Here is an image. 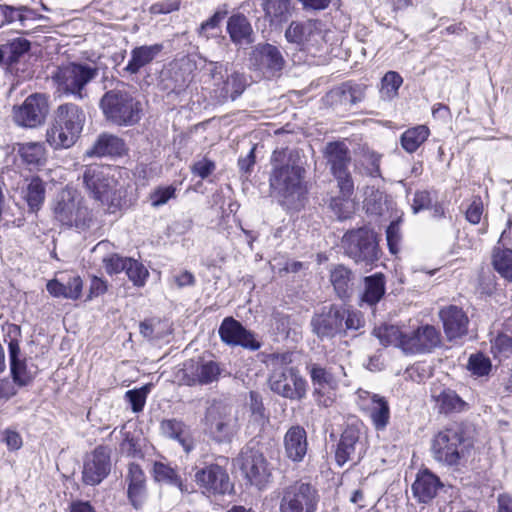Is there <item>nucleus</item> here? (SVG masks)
I'll return each mask as SVG.
<instances>
[{
  "mask_svg": "<svg viewBox=\"0 0 512 512\" xmlns=\"http://www.w3.org/2000/svg\"><path fill=\"white\" fill-rule=\"evenodd\" d=\"M401 217L392 221L386 230L387 244L391 254H397L400 252L401 243Z\"/></svg>",
  "mask_w": 512,
  "mask_h": 512,
  "instance_id": "603ef678",
  "label": "nucleus"
},
{
  "mask_svg": "<svg viewBox=\"0 0 512 512\" xmlns=\"http://www.w3.org/2000/svg\"><path fill=\"white\" fill-rule=\"evenodd\" d=\"M127 482V497L130 504L135 509H140L144 505L147 496L146 476L140 465L130 463L125 477Z\"/></svg>",
  "mask_w": 512,
  "mask_h": 512,
  "instance_id": "b1692460",
  "label": "nucleus"
},
{
  "mask_svg": "<svg viewBox=\"0 0 512 512\" xmlns=\"http://www.w3.org/2000/svg\"><path fill=\"white\" fill-rule=\"evenodd\" d=\"M317 28V21L309 20L306 23L291 22L285 31V37L288 42L302 44L309 40L313 30Z\"/></svg>",
  "mask_w": 512,
  "mask_h": 512,
  "instance_id": "79ce46f5",
  "label": "nucleus"
},
{
  "mask_svg": "<svg viewBox=\"0 0 512 512\" xmlns=\"http://www.w3.org/2000/svg\"><path fill=\"white\" fill-rule=\"evenodd\" d=\"M365 96V87L351 82H345L326 93L325 103L341 111H347L361 102Z\"/></svg>",
  "mask_w": 512,
  "mask_h": 512,
  "instance_id": "412c9836",
  "label": "nucleus"
},
{
  "mask_svg": "<svg viewBox=\"0 0 512 512\" xmlns=\"http://www.w3.org/2000/svg\"><path fill=\"white\" fill-rule=\"evenodd\" d=\"M106 269L119 272L126 269V274L136 286H143L149 275L147 268L136 258H104Z\"/></svg>",
  "mask_w": 512,
  "mask_h": 512,
  "instance_id": "bb28decb",
  "label": "nucleus"
},
{
  "mask_svg": "<svg viewBox=\"0 0 512 512\" xmlns=\"http://www.w3.org/2000/svg\"><path fill=\"white\" fill-rule=\"evenodd\" d=\"M100 108L109 122L117 126H133L142 117V104L130 92L119 89L107 91L100 100Z\"/></svg>",
  "mask_w": 512,
  "mask_h": 512,
  "instance_id": "6e6552de",
  "label": "nucleus"
},
{
  "mask_svg": "<svg viewBox=\"0 0 512 512\" xmlns=\"http://www.w3.org/2000/svg\"><path fill=\"white\" fill-rule=\"evenodd\" d=\"M48 112V97L35 93L28 96L21 105L13 107L12 118L18 126L36 128L44 123Z\"/></svg>",
  "mask_w": 512,
  "mask_h": 512,
  "instance_id": "f8f14e48",
  "label": "nucleus"
},
{
  "mask_svg": "<svg viewBox=\"0 0 512 512\" xmlns=\"http://www.w3.org/2000/svg\"><path fill=\"white\" fill-rule=\"evenodd\" d=\"M152 477L155 482L177 487L181 492H188L176 469L163 461H155L152 467Z\"/></svg>",
  "mask_w": 512,
  "mask_h": 512,
  "instance_id": "f704fd0d",
  "label": "nucleus"
},
{
  "mask_svg": "<svg viewBox=\"0 0 512 512\" xmlns=\"http://www.w3.org/2000/svg\"><path fill=\"white\" fill-rule=\"evenodd\" d=\"M106 291V283L98 277H93L90 283L88 299L90 300L100 295H103Z\"/></svg>",
  "mask_w": 512,
  "mask_h": 512,
  "instance_id": "774afa93",
  "label": "nucleus"
},
{
  "mask_svg": "<svg viewBox=\"0 0 512 512\" xmlns=\"http://www.w3.org/2000/svg\"><path fill=\"white\" fill-rule=\"evenodd\" d=\"M326 154L342 195L341 199H332L331 208L337 212L340 219H345L350 213L349 209L352 206L350 197L354 191L353 180L348 171L349 149L344 142L329 143L326 147Z\"/></svg>",
  "mask_w": 512,
  "mask_h": 512,
  "instance_id": "39448f33",
  "label": "nucleus"
},
{
  "mask_svg": "<svg viewBox=\"0 0 512 512\" xmlns=\"http://www.w3.org/2000/svg\"><path fill=\"white\" fill-rule=\"evenodd\" d=\"M490 359L482 353L471 354L468 360V369L476 376H486L491 371Z\"/></svg>",
  "mask_w": 512,
  "mask_h": 512,
  "instance_id": "3c124183",
  "label": "nucleus"
},
{
  "mask_svg": "<svg viewBox=\"0 0 512 512\" xmlns=\"http://www.w3.org/2000/svg\"><path fill=\"white\" fill-rule=\"evenodd\" d=\"M63 281L64 278L61 277L60 279H52L48 281L46 285L47 291L53 296V297H63L66 299L71 300H77V291L76 289L72 290H65L63 289Z\"/></svg>",
  "mask_w": 512,
  "mask_h": 512,
  "instance_id": "864d4df0",
  "label": "nucleus"
},
{
  "mask_svg": "<svg viewBox=\"0 0 512 512\" xmlns=\"http://www.w3.org/2000/svg\"><path fill=\"white\" fill-rule=\"evenodd\" d=\"M331 283L341 299L349 298L352 293V273L343 266L336 267L331 272Z\"/></svg>",
  "mask_w": 512,
  "mask_h": 512,
  "instance_id": "ea45409f",
  "label": "nucleus"
},
{
  "mask_svg": "<svg viewBox=\"0 0 512 512\" xmlns=\"http://www.w3.org/2000/svg\"><path fill=\"white\" fill-rule=\"evenodd\" d=\"M491 353L499 360L509 358L512 355V337L499 333L491 340Z\"/></svg>",
  "mask_w": 512,
  "mask_h": 512,
  "instance_id": "8fccbe9b",
  "label": "nucleus"
},
{
  "mask_svg": "<svg viewBox=\"0 0 512 512\" xmlns=\"http://www.w3.org/2000/svg\"><path fill=\"white\" fill-rule=\"evenodd\" d=\"M440 344V331L436 327L426 324L411 332H406L402 349L409 353H427L440 346Z\"/></svg>",
  "mask_w": 512,
  "mask_h": 512,
  "instance_id": "a211bd4d",
  "label": "nucleus"
},
{
  "mask_svg": "<svg viewBox=\"0 0 512 512\" xmlns=\"http://www.w3.org/2000/svg\"><path fill=\"white\" fill-rule=\"evenodd\" d=\"M175 188L168 186L156 190L152 196V203L154 206L165 204L169 199L174 197Z\"/></svg>",
  "mask_w": 512,
  "mask_h": 512,
  "instance_id": "69168bd1",
  "label": "nucleus"
},
{
  "mask_svg": "<svg viewBox=\"0 0 512 512\" xmlns=\"http://www.w3.org/2000/svg\"><path fill=\"white\" fill-rule=\"evenodd\" d=\"M221 368L215 361H191L185 365V376L188 385H207L219 379Z\"/></svg>",
  "mask_w": 512,
  "mask_h": 512,
  "instance_id": "393cba45",
  "label": "nucleus"
},
{
  "mask_svg": "<svg viewBox=\"0 0 512 512\" xmlns=\"http://www.w3.org/2000/svg\"><path fill=\"white\" fill-rule=\"evenodd\" d=\"M85 119V113L78 105H59L54 111L51 126L47 129V142L55 149L73 146L82 132Z\"/></svg>",
  "mask_w": 512,
  "mask_h": 512,
  "instance_id": "7ed1b4c3",
  "label": "nucleus"
},
{
  "mask_svg": "<svg viewBox=\"0 0 512 512\" xmlns=\"http://www.w3.org/2000/svg\"><path fill=\"white\" fill-rule=\"evenodd\" d=\"M430 130L425 125L407 129L400 137L402 148L408 153H414L429 137Z\"/></svg>",
  "mask_w": 512,
  "mask_h": 512,
  "instance_id": "4c0bfd02",
  "label": "nucleus"
},
{
  "mask_svg": "<svg viewBox=\"0 0 512 512\" xmlns=\"http://www.w3.org/2000/svg\"><path fill=\"white\" fill-rule=\"evenodd\" d=\"M316 507V490L309 484L297 483L285 490L280 512H315Z\"/></svg>",
  "mask_w": 512,
  "mask_h": 512,
  "instance_id": "2eb2a0df",
  "label": "nucleus"
},
{
  "mask_svg": "<svg viewBox=\"0 0 512 512\" xmlns=\"http://www.w3.org/2000/svg\"><path fill=\"white\" fill-rule=\"evenodd\" d=\"M273 170L269 183L271 193L281 205L296 207L303 194L302 173L298 152L288 148L277 149L272 155Z\"/></svg>",
  "mask_w": 512,
  "mask_h": 512,
  "instance_id": "f257e3e1",
  "label": "nucleus"
},
{
  "mask_svg": "<svg viewBox=\"0 0 512 512\" xmlns=\"http://www.w3.org/2000/svg\"><path fill=\"white\" fill-rule=\"evenodd\" d=\"M265 15L271 23L285 21L290 13V0H265L262 4Z\"/></svg>",
  "mask_w": 512,
  "mask_h": 512,
  "instance_id": "37998d69",
  "label": "nucleus"
},
{
  "mask_svg": "<svg viewBox=\"0 0 512 512\" xmlns=\"http://www.w3.org/2000/svg\"><path fill=\"white\" fill-rule=\"evenodd\" d=\"M110 449L98 446L84 460L82 479L87 485L100 484L110 473Z\"/></svg>",
  "mask_w": 512,
  "mask_h": 512,
  "instance_id": "f3484780",
  "label": "nucleus"
},
{
  "mask_svg": "<svg viewBox=\"0 0 512 512\" xmlns=\"http://www.w3.org/2000/svg\"><path fill=\"white\" fill-rule=\"evenodd\" d=\"M18 153L28 165L41 166L46 162V150L42 143L39 142H28L21 144L18 149Z\"/></svg>",
  "mask_w": 512,
  "mask_h": 512,
  "instance_id": "a19ab883",
  "label": "nucleus"
},
{
  "mask_svg": "<svg viewBox=\"0 0 512 512\" xmlns=\"http://www.w3.org/2000/svg\"><path fill=\"white\" fill-rule=\"evenodd\" d=\"M358 405L366 412L376 430H384L389 424L390 408L385 397L368 391H358Z\"/></svg>",
  "mask_w": 512,
  "mask_h": 512,
  "instance_id": "6ab92c4d",
  "label": "nucleus"
},
{
  "mask_svg": "<svg viewBox=\"0 0 512 512\" xmlns=\"http://www.w3.org/2000/svg\"><path fill=\"white\" fill-rule=\"evenodd\" d=\"M483 214V202L479 196L473 197L466 210V219L472 224H478Z\"/></svg>",
  "mask_w": 512,
  "mask_h": 512,
  "instance_id": "6e6d98bb",
  "label": "nucleus"
},
{
  "mask_svg": "<svg viewBox=\"0 0 512 512\" xmlns=\"http://www.w3.org/2000/svg\"><path fill=\"white\" fill-rule=\"evenodd\" d=\"M227 32L236 45H249L254 42L252 26L243 14H234L228 19Z\"/></svg>",
  "mask_w": 512,
  "mask_h": 512,
  "instance_id": "7c9ffc66",
  "label": "nucleus"
},
{
  "mask_svg": "<svg viewBox=\"0 0 512 512\" xmlns=\"http://www.w3.org/2000/svg\"><path fill=\"white\" fill-rule=\"evenodd\" d=\"M95 65L82 62H69L57 66L51 73L55 92L83 100L88 96L87 86L98 76Z\"/></svg>",
  "mask_w": 512,
  "mask_h": 512,
  "instance_id": "20e7f679",
  "label": "nucleus"
},
{
  "mask_svg": "<svg viewBox=\"0 0 512 512\" xmlns=\"http://www.w3.org/2000/svg\"><path fill=\"white\" fill-rule=\"evenodd\" d=\"M163 50L162 44L142 45L131 51V58L125 67L130 74H137L141 68L150 64Z\"/></svg>",
  "mask_w": 512,
  "mask_h": 512,
  "instance_id": "2f4dec72",
  "label": "nucleus"
},
{
  "mask_svg": "<svg viewBox=\"0 0 512 512\" xmlns=\"http://www.w3.org/2000/svg\"><path fill=\"white\" fill-rule=\"evenodd\" d=\"M431 204V197L428 191H418L414 195L412 209L414 213L427 209Z\"/></svg>",
  "mask_w": 512,
  "mask_h": 512,
  "instance_id": "0e129e2a",
  "label": "nucleus"
},
{
  "mask_svg": "<svg viewBox=\"0 0 512 512\" xmlns=\"http://www.w3.org/2000/svg\"><path fill=\"white\" fill-rule=\"evenodd\" d=\"M373 333L379 339L382 345L400 346L401 348L404 336H406V332H402L397 326L394 325H385L375 328Z\"/></svg>",
  "mask_w": 512,
  "mask_h": 512,
  "instance_id": "a18cd8bd",
  "label": "nucleus"
},
{
  "mask_svg": "<svg viewBox=\"0 0 512 512\" xmlns=\"http://www.w3.org/2000/svg\"><path fill=\"white\" fill-rule=\"evenodd\" d=\"M218 332L221 340L230 346H241L253 351L261 346L254 334L232 317H226L222 321Z\"/></svg>",
  "mask_w": 512,
  "mask_h": 512,
  "instance_id": "aec40b11",
  "label": "nucleus"
},
{
  "mask_svg": "<svg viewBox=\"0 0 512 512\" xmlns=\"http://www.w3.org/2000/svg\"><path fill=\"white\" fill-rule=\"evenodd\" d=\"M440 412L450 413L454 411H460L464 402L462 399L452 390H443L439 395H433Z\"/></svg>",
  "mask_w": 512,
  "mask_h": 512,
  "instance_id": "49530a36",
  "label": "nucleus"
},
{
  "mask_svg": "<svg viewBox=\"0 0 512 512\" xmlns=\"http://www.w3.org/2000/svg\"><path fill=\"white\" fill-rule=\"evenodd\" d=\"M306 431L300 426H292L284 437L285 453L292 461H301L307 453Z\"/></svg>",
  "mask_w": 512,
  "mask_h": 512,
  "instance_id": "c756f323",
  "label": "nucleus"
},
{
  "mask_svg": "<svg viewBox=\"0 0 512 512\" xmlns=\"http://www.w3.org/2000/svg\"><path fill=\"white\" fill-rule=\"evenodd\" d=\"M179 0H163L153 4L150 8L153 14H167L179 9Z\"/></svg>",
  "mask_w": 512,
  "mask_h": 512,
  "instance_id": "680f3d73",
  "label": "nucleus"
},
{
  "mask_svg": "<svg viewBox=\"0 0 512 512\" xmlns=\"http://www.w3.org/2000/svg\"><path fill=\"white\" fill-rule=\"evenodd\" d=\"M385 293V280L381 273L365 278V291L362 300L369 305H374L380 301Z\"/></svg>",
  "mask_w": 512,
  "mask_h": 512,
  "instance_id": "58836bf2",
  "label": "nucleus"
},
{
  "mask_svg": "<svg viewBox=\"0 0 512 512\" xmlns=\"http://www.w3.org/2000/svg\"><path fill=\"white\" fill-rule=\"evenodd\" d=\"M346 308L342 305H331L328 313L322 312V334L334 335L344 331Z\"/></svg>",
  "mask_w": 512,
  "mask_h": 512,
  "instance_id": "e433bc0d",
  "label": "nucleus"
},
{
  "mask_svg": "<svg viewBox=\"0 0 512 512\" xmlns=\"http://www.w3.org/2000/svg\"><path fill=\"white\" fill-rule=\"evenodd\" d=\"M8 348L13 379L20 385H26L32 379V374L27 370L25 362L19 359L20 346L18 341L11 339Z\"/></svg>",
  "mask_w": 512,
  "mask_h": 512,
  "instance_id": "473e14b6",
  "label": "nucleus"
},
{
  "mask_svg": "<svg viewBox=\"0 0 512 512\" xmlns=\"http://www.w3.org/2000/svg\"><path fill=\"white\" fill-rule=\"evenodd\" d=\"M360 434L359 428L354 425L347 426L342 432L335 450V461L338 466L342 467L346 463L357 464L364 457L366 447Z\"/></svg>",
  "mask_w": 512,
  "mask_h": 512,
  "instance_id": "ddd939ff",
  "label": "nucleus"
},
{
  "mask_svg": "<svg viewBox=\"0 0 512 512\" xmlns=\"http://www.w3.org/2000/svg\"><path fill=\"white\" fill-rule=\"evenodd\" d=\"M348 256H376L377 242L374 232L366 227L347 232L343 237Z\"/></svg>",
  "mask_w": 512,
  "mask_h": 512,
  "instance_id": "5701e85b",
  "label": "nucleus"
},
{
  "mask_svg": "<svg viewBox=\"0 0 512 512\" xmlns=\"http://www.w3.org/2000/svg\"><path fill=\"white\" fill-rule=\"evenodd\" d=\"M403 84V78L398 72L388 71L381 79L380 97L383 100H392L398 96V90Z\"/></svg>",
  "mask_w": 512,
  "mask_h": 512,
  "instance_id": "c03bdc74",
  "label": "nucleus"
},
{
  "mask_svg": "<svg viewBox=\"0 0 512 512\" xmlns=\"http://www.w3.org/2000/svg\"><path fill=\"white\" fill-rule=\"evenodd\" d=\"M387 204V196L379 190L370 189L366 192L364 208L371 215L380 216L384 213Z\"/></svg>",
  "mask_w": 512,
  "mask_h": 512,
  "instance_id": "de8ad7c7",
  "label": "nucleus"
},
{
  "mask_svg": "<svg viewBox=\"0 0 512 512\" xmlns=\"http://www.w3.org/2000/svg\"><path fill=\"white\" fill-rule=\"evenodd\" d=\"M82 183L91 198L115 213L127 205L125 190L111 175V169L103 165H88L82 172Z\"/></svg>",
  "mask_w": 512,
  "mask_h": 512,
  "instance_id": "f03ea898",
  "label": "nucleus"
},
{
  "mask_svg": "<svg viewBox=\"0 0 512 512\" xmlns=\"http://www.w3.org/2000/svg\"><path fill=\"white\" fill-rule=\"evenodd\" d=\"M250 410L252 417L256 422H265V409L259 395L255 392H250Z\"/></svg>",
  "mask_w": 512,
  "mask_h": 512,
  "instance_id": "13d9d810",
  "label": "nucleus"
},
{
  "mask_svg": "<svg viewBox=\"0 0 512 512\" xmlns=\"http://www.w3.org/2000/svg\"><path fill=\"white\" fill-rule=\"evenodd\" d=\"M161 431L166 437L178 441L186 452L192 450V440L186 425L176 419L164 420Z\"/></svg>",
  "mask_w": 512,
  "mask_h": 512,
  "instance_id": "72a5a7b5",
  "label": "nucleus"
},
{
  "mask_svg": "<svg viewBox=\"0 0 512 512\" xmlns=\"http://www.w3.org/2000/svg\"><path fill=\"white\" fill-rule=\"evenodd\" d=\"M139 328L141 335L150 341L163 339L168 333L165 324L155 319L142 321Z\"/></svg>",
  "mask_w": 512,
  "mask_h": 512,
  "instance_id": "09e8293b",
  "label": "nucleus"
},
{
  "mask_svg": "<svg viewBox=\"0 0 512 512\" xmlns=\"http://www.w3.org/2000/svg\"><path fill=\"white\" fill-rule=\"evenodd\" d=\"M192 173L201 177L202 179L208 177L215 170V163L211 160L203 158L191 167Z\"/></svg>",
  "mask_w": 512,
  "mask_h": 512,
  "instance_id": "052dcab7",
  "label": "nucleus"
},
{
  "mask_svg": "<svg viewBox=\"0 0 512 512\" xmlns=\"http://www.w3.org/2000/svg\"><path fill=\"white\" fill-rule=\"evenodd\" d=\"M442 487L439 478L429 470L420 471L412 485L414 497L421 503L430 502Z\"/></svg>",
  "mask_w": 512,
  "mask_h": 512,
  "instance_id": "c85d7f7f",
  "label": "nucleus"
},
{
  "mask_svg": "<svg viewBox=\"0 0 512 512\" xmlns=\"http://www.w3.org/2000/svg\"><path fill=\"white\" fill-rule=\"evenodd\" d=\"M202 422L209 435L217 442L230 441L240 426L237 408L220 399L207 402Z\"/></svg>",
  "mask_w": 512,
  "mask_h": 512,
  "instance_id": "1a4fd4ad",
  "label": "nucleus"
},
{
  "mask_svg": "<svg viewBox=\"0 0 512 512\" xmlns=\"http://www.w3.org/2000/svg\"><path fill=\"white\" fill-rule=\"evenodd\" d=\"M439 318L449 341L462 339L468 333L469 318L464 310L456 305H449L439 310Z\"/></svg>",
  "mask_w": 512,
  "mask_h": 512,
  "instance_id": "4be33fe9",
  "label": "nucleus"
},
{
  "mask_svg": "<svg viewBox=\"0 0 512 512\" xmlns=\"http://www.w3.org/2000/svg\"><path fill=\"white\" fill-rule=\"evenodd\" d=\"M126 151L127 147L123 139L110 133H102L85 154L89 157H115L124 155Z\"/></svg>",
  "mask_w": 512,
  "mask_h": 512,
  "instance_id": "cd10ccee",
  "label": "nucleus"
},
{
  "mask_svg": "<svg viewBox=\"0 0 512 512\" xmlns=\"http://www.w3.org/2000/svg\"><path fill=\"white\" fill-rule=\"evenodd\" d=\"M195 482L207 495H224L232 490L226 470L218 464H210L196 471Z\"/></svg>",
  "mask_w": 512,
  "mask_h": 512,
  "instance_id": "dca6fc26",
  "label": "nucleus"
},
{
  "mask_svg": "<svg viewBox=\"0 0 512 512\" xmlns=\"http://www.w3.org/2000/svg\"><path fill=\"white\" fill-rule=\"evenodd\" d=\"M21 194L28 205L29 211L37 212L45 199L44 182L38 177L32 178L30 182L22 188Z\"/></svg>",
  "mask_w": 512,
  "mask_h": 512,
  "instance_id": "c9c22d12",
  "label": "nucleus"
},
{
  "mask_svg": "<svg viewBox=\"0 0 512 512\" xmlns=\"http://www.w3.org/2000/svg\"><path fill=\"white\" fill-rule=\"evenodd\" d=\"M51 209L57 222L78 231L89 229L94 222L93 213L86 206L84 198L72 188H65L58 193Z\"/></svg>",
  "mask_w": 512,
  "mask_h": 512,
  "instance_id": "423d86ee",
  "label": "nucleus"
},
{
  "mask_svg": "<svg viewBox=\"0 0 512 512\" xmlns=\"http://www.w3.org/2000/svg\"><path fill=\"white\" fill-rule=\"evenodd\" d=\"M226 12L216 11L213 16H211L208 20L204 21L198 30L200 36L208 38L209 31L216 29L220 22L225 18Z\"/></svg>",
  "mask_w": 512,
  "mask_h": 512,
  "instance_id": "4d7b16f0",
  "label": "nucleus"
},
{
  "mask_svg": "<svg viewBox=\"0 0 512 512\" xmlns=\"http://www.w3.org/2000/svg\"><path fill=\"white\" fill-rule=\"evenodd\" d=\"M213 80V96L218 102L224 103L227 100H235L246 88V78L243 74L233 71L228 73L227 67L215 63L210 70Z\"/></svg>",
  "mask_w": 512,
  "mask_h": 512,
  "instance_id": "9b49d317",
  "label": "nucleus"
},
{
  "mask_svg": "<svg viewBox=\"0 0 512 512\" xmlns=\"http://www.w3.org/2000/svg\"><path fill=\"white\" fill-rule=\"evenodd\" d=\"M30 49V42L26 39L18 38L10 43L11 60L16 61Z\"/></svg>",
  "mask_w": 512,
  "mask_h": 512,
  "instance_id": "e2e57ef3",
  "label": "nucleus"
},
{
  "mask_svg": "<svg viewBox=\"0 0 512 512\" xmlns=\"http://www.w3.org/2000/svg\"><path fill=\"white\" fill-rule=\"evenodd\" d=\"M472 447V441L456 424L439 431L432 440L433 458L446 466H458L465 459Z\"/></svg>",
  "mask_w": 512,
  "mask_h": 512,
  "instance_id": "0eeeda50",
  "label": "nucleus"
},
{
  "mask_svg": "<svg viewBox=\"0 0 512 512\" xmlns=\"http://www.w3.org/2000/svg\"><path fill=\"white\" fill-rule=\"evenodd\" d=\"M241 470L251 485L264 489L271 481V468L264 455L254 449L242 452Z\"/></svg>",
  "mask_w": 512,
  "mask_h": 512,
  "instance_id": "4468645a",
  "label": "nucleus"
},
{
  "mask_svg": "<svg viewBox=\"0 0 512 512\" xmlns=\"http://www.w3.org/2000/svg\"><path fill=\"white\" fill-rule=\"evenodd\" d=\"M148 392H149L148 386H144V387H142L140 389H136V390H129L126 392L125 397L130 402L132 410L134 412L142 411V409L145 405V402H146Z\"/></svg>",
  "mask_w": 512,
  "mask_h": 512,
  "instance_id": "5fc2aeb1",
  "label": "nucleus"
},
{
  "mask_svg": "<svg viewBox=\"0 0 512 512\" xmlns=\"http://www.w3.org/2000/svg\"><path fill=\"white\" fill-rule=\"evenodd\" d=\"M253 60L258 69L269 75H275L285 65L280 50L271 44H258L253 51Z\"/></svg>",
  "mask_w": 512,
  "mask_h": 512,
  "instance_id": "a878e982",
  "label": "nucleus"
},
{
  "mask_svg": "<svg viewBox=\"0 0 512 512\" xmlns=\"http://www.w3.org/2000/svg\"><path fill=\"white\" fill-rule=\"evenodd\" d=\"M362 326V319L359 312L349 311L346 309L344 318V331L345 330H358Z\"/></svg>",
  "mask_w": 512,
  "mask_h": 512,
  "instance_id": "338daca9",
  "label": "nucleus"
},
{
  "mask_svg": "<svg viewBox=\"0 0 512 512\" xmlns=\"http://www.w3.org/2000/svg\"><path fill=\"white\" fill-rule=\"evenodd\" d=\"M493 266L503 278L512 282V258H493Z\"/></svg>",
  "mask_w": 512,
  "mask_h": 512,
  "instance_id": "bf43d9fd",
  "label": "nucleus"
},
{
  "mask_svg": "<svg viewBox=\"0 0 512 512\" xmlns=\"http://www.w3.org/2000/svg\"><path fill=\"white\" fill-rule=\"evenodd\" d=\"M287 355L272 359L273 371L269 378L272 391L289 399H300L305 394V381L298 371L287 363Z\"/></svg>",
  "mask_w": 512,
  "mask_h": 512,
  "instance_id": "9d476101",
  "label": "nucleus"
}]
</instances>
